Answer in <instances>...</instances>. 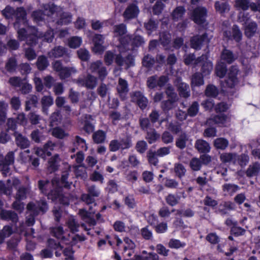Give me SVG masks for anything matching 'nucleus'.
Masks as SVG:
<instances>
[{"instance_id":"9b49d317","label":"nucleus","mask_w":260,"mask_h":260,"mask_svg":"<svg viewBox=\"0 0 260 260\" xmlns=\"http://www.w3.org/2000/svg\"><path fill=\"white\" fill-rule=\"evenodd\" d=\"M0 218L2 220L11 221L13 224H16L18 221V215L14 211L3 209L0 211Z\"/></svg>"},{"instance_id":"c9c22d12","label":"nucleus","mask_w":260,"mask_h":260,"mask_svg":"<svg viewBox=\"0 0 260 260\" xmlns=\"http://www.w3.org/2000/svg\"><path fill=\"white\" fill-rule=\"evenodd\" d=\"M180 200V197L179 196L172 193H169L165 197V201L167 204L171 207L177 205L179 203Z\"/></svg>"},{"instance_id":"20e7f679","label":"nucleus","mask_w":260,"mask_h":260,"mask_svg":"<svg viewBox=\"0 0 260 260\" xmlns=\"http://www.w3.org/2000/svg\"><path fill=\"white\" fill-rule=\"evenodd\" d=\"M223 35L227 40L234 41L237 43H240L243 37L242 32L237 24H234L231 30L224 31Z\"/></svg>"},{"instance_id":"37998d69","label":"nucleus","mask_w":260,"mask_h":260,"mask_svg":"<svg viewBox=\"0 0 260 260\" xmlns=\"http://www.w3.org/2000/svg\"><path fill=\"white\" fill-rule=\"evenodd\" d=\"M16 9L10 5H7L4 9L2 11V14L6 19H11L15 16Z\"/></svg>"},{"instance_id":"c756f323","label":"nucleus","mask_w":260,"mask_h":260,"mask_svg":"<svg viewBox=\"0 0 260 260\" xmlns=\"http://www.w3.org/2000/svg\"><path fill=\"white\" fill-rule=\"evenodd\" d=\"M204 92L207 97L215 98L219 94V90L216 86L210 84L207 85Z\"/></svg>"},{"instance_id":"393cba45","label":"nucleus","mask_w":260,"mask_h":260,"mask_svg":"<svg viewBox=\"0 0 260 260\" xmlns=\"http://www.w3.org/2000/svg\"><path fill=\"white\" fill-rule=\"evenodd\" d=\"M17 66V60L16 58L15 57L12 56L7 60L5 68L8 72L12 73L16 71Z\"/></svg>"},{"instance_id":"423d86ee","label":"nucleus","mask_w":260,"mask_h":260,"mask_svg":"<svg viewBox=\"0 0 260 260\" xmlns=\"http://www.w3.org/2000/svg\"><path fill=\"white\" fill-rule=\"evenodd\" d=\"M132 102L135 103L141 110H145L148 104V100L140 91H135L131 93Z\"/></svg>"},{"instance_id":"1a4fd4ad","label":"nucleus","mask_w":260,"mask_h":260,"mask_svg":"<svg viewBox=\"0 0 260 260\" xmlns=\"http://www.w3.org/2000/svg\"><path fill=\"white\" fill-rule=\"evenodd\" d=\"M174 84L180 97L187 98L190 95L188 84L183 82L181 78L177 77L174 81Z\"/></svg>"},{"instance_id":"0e129e2a","label":"nucleus","mask_w":260,"mask_h":260,"mask_svg":"<svg viewBox=\"0 0 260 260\" xmlns=\"http://www.w3.org/2000/svg\"><path fill=\"white\" fill-rule=\"evenodd\" d=\"M214 7L216 11L221 14H223L227 10H229V5L227 2L220 3L219 1H216L215 3Z\"/></svg>"},{"instance_id":"473e14b6","label":"nucleus","mask_w":260,"mask_h":260,"mask_svg":"<svg viewBox=\"0 0 260 260\" xmlns=\"http://www.w3.org/2000/svg\"><path fill=\"white\" fill-rule=\"evenodd\" d=\"M237 154L233 153H222L220 155V161L224 164L229 163L232 161L234 164L236 162V157Z\"/></svg>"},{"instance_id":"052dcab7","label":"nucleus","mask_w":260,"mask_h":260,"mask_svg":"<svg viewBox=\"0 0 260 260\" xmlns=\"http://www.w3.org/2000/svg\"><path fill=\"white\" fill-rule=\"evenodd\" d=\"M41 103L43 111L45 112L53 104V98L51 96H44L41 99Z\"/></svg>"},{"instance_id":"dca6fc26","label":"nucleus","mask_w":260,"mask_h":260,"mask_svg":"<svg viewBox=\"0 0 260 260\" xmlns=\"http://www.w3.org/2000/svg\"><path fill=\"white\" fill-rule=\"evenodd\" d=\"M194 148L201 154L207 153L211 150L209 143L203 139H198L195 142Z\"/></svg>"},{"instance_id":"6ab92c4d","label":"nucleus","mask_w":260,"mask_h":260,"mask_svg":"<svg viewBox=\"0 0 260 260\" xmlns=\"http://www.w3.org/2000/svg\"><path fill=\"white\" fill-rule=\"evenodd\" d=\"M236 206L235 203L231 201H225L219 205L218 211L221 215L228 214V211L235 210Z\"/></svg>"},{"instance_id":"e2e57ef3","label":"nucleus","mask_w":260,"mask_h":260,"mask_svg":"<svg viewBox=\"0 0 260 260\" xmlns=\"http://www.w3.org/2000/svg\"><path fill=\"white\" fill-rule=\"evenodd\" d=\"M169 247L171 248L179 249L184 248L186 245V243L181 242L180 240L176 239H171L168 243Z\"/></svg>"},{"instance_id":"774afa93","label":"nucleus","mask_w":260,"mask_h":260,"mask_svg":"<svg viewBox=\"0 0 260 260\" xmlns=\"http://www.w3.org/2000/svg\"><path fill=\"white\" fill-rule=\"evenodd\" d=\"M52 135L59 139H62L68 136V134L66 133L63 129L60 127H56L53 129Z\"/></svg>"},{"instance_id":"cd10ccee","label":"nucleus","mask_w":260,"mask_h":260,"mask_svg":"<svg viewBox=\"0 0 260 260\" xmlns=\"http://www.w3.org/2000/svg\"><path fill=\"white\" fill-rule=\"evenodd\" d=\"M82 43V38L78 36H72L68 39V46L72 49L78 48Z\"/></svg>"},{"instance_id":"7c9ffc66","label":"nucleus","mask_w":260,"mask_h":260,"mask_svg":"<svg viewBox=\"0 0 260 260\" xmlns=\"http://www.w3.org/2000/svg\"><path fill=\"white\" fill-rule=\"evenodd\" d=\"M155 63V58L149 54L145 55L142 60V66L148 70L152 69Z\"/></svg>"},{"instance_id":"2f4dec72","label":"nucleus","mask_w":260,"mask_h":260,"mask_svg":"<svg viewBox=\"0 0 260 260\" xmlns=\"http://www.w3.org/2000/svg\"><path fill=\"white\" fill-rule=\"evenodd\" d=\"M186 10L183 6L177 7L173 11L172 16L175 21L181 19L185 14Z\"/></svg>"},{"instance_id":"5701e85b","label":"nucleus","mask_w":260,"mask_h":260,"mask_svg":"<svg viewBox=\"0 0 260 260\" xmlns=\"http://www.w3.org/2000/svg\"><path fill=\"white\" fill-rule=\"evenodd\" d=\"M107 138V133L102 129L94 132L92 136L93 142L95 144H102L105 142Z\"/></svg>"},{"instance_id":"f257e3e1","label":"nucleus","mask_w":260,"mask_h":260,"mask_svg":"<svg viewBox=\"0 0 260 260\" xmlns=\"http://www.w3.org/2000/svg\"><path fill=\"white\" fill-rule=\"evenodd\" d=\"M120 44L124 48H131L132 50L142 46L145 41L142 36L137 34L126 35L119 39Z\"/></svg>"},{"instance_id":"79ce46f5","label":"nucleus","mask_w":260,"mask_h":260,"mask_svg":"<svg viewBox=\"0 0 260 260\" xmlns=\"http://www.w3.org/2000/svg\"><path fill=\"white\" fill-rule=\"evenodd\" d=\"M213 69V64L211 61H207L203 63L201 69V73L206 78L210 75Z\"/></svg>"},{"instance_id":"2eb2a0df","label":"nucleus","mask_w":260,"mask_h":260,"mask_svg":"<svg viewBox=\"0 0 260 260\" xmlns=\"http://www.w3.org/2000/svg\"><path fill=\"white\" fill-rule=\"evenodd\" d=\"M78 82L87 89H92L96 86L97 81L94 76L88 74L85 79H79Z\"/></svg>"},{"instance_id":"3c124183","label":"nucleus","mask_w":260,"mask_h":260,"mask_svg":"<svg viewBox=\"0 0 260 260\" xmlns=\"http://www.w3.org/2000/svg\"><path fill=\"white\" fill-rule=\"evenodd\" d=\"M28 188L24 186H20L17 190L15 199L18 200H25L27 197V194L28 193Z\"/></svg>"},{"instance_id":"f03ea898","label":"nucleus","mask_w":260,"mask_h":260,"mask_svg":"<svg viewBox=\"0 0 260 260\" xmlns=\"http://www.w3.org/2000/svg\"><path fill=\"white\" fill-rule=\"evenodd\" d=\"M209 40L207 32L202 35H196L190 39V47L196 50H200L205 44H208Z\"/></svg>"},{"instance_id":"f3484780","label":"nucleus","mask_w":260,"mask_h":260,"mask_svg":"<svg viewBox=\"0 0 260 260\" xmlns=\"http://www.w3.org/2000/svg\"><path fill=\"white\" fill-rule=\"evenodd\" d=\"M15 136L16 144L18 147L21 149L27 148L30 146V142L29 140L23 136L21 134H18L16 132L14 133Z\"/></svg>"},{"instance_id":"a18cd8bd","label":"nucleus","mask_w":260,"mask_h":260,"mask_svg":"<svg viewBox=\"0 0 260 260\" xmlns=\"http://www.w3.org/2000/svg\"><path fill=\"white\" fill-rule=\"evenodd\" d=\"M47 247L52 250H62L63 246H62L60 242L52 238H49L47 241Z\"/></svg>"},{"instance_id":"58836bf2","label":"nucleus","mask_w":260,"mask_h":260,"mask_svg":"<svg viewBox=\"0 0 260 260\" xmlns=\"http://www.w3.org/2000/svg\"><path fill=\"white\" fill-rule=\"evenodd\" d=\"M49 64L48 60L45 55H41L38 57L36 65L39 71L45 70Z\"/></svg>"},{"instance_id":"c85d7f7f","label":"nucleus","mask_w":260,"mask_h":260,"mask_svg":"<svg viewBox=\"0 0 260 260\" xmlns=\"http://www.w3.org/2000/svg\"><path fill=\"white\" fill-rule=\"evenodd\" d=\"M127 32V27L126 24L120 23L115 25L113 26V33L116 37H119V38L123 37Z\"/></svg>"},{"instance_id":"6e6552de","label":"nucleus","mask_w":260,"mask_h":260,"mask_svg":"<svg viewBox=\"0 0 260 260\" xmlns=\"http://www.w3.org/2000/svg\"><path fill=\"white\" fill-rule=\"evenodd\" d=\"M27 209L32 212L35 215H38L40 213L44 214L46 212L48 206L45 200H41L37 204L29 203L27 205Z\"/></svg>"},{"instance_id":"e433bc0d","label":"nucleus","mask_w":260,"mask_h":260,"mask_svg":"<svg viewBox=\"0 0 260 260\" xmlns=\"http://www.w3.org/2000/svg\"><path fill=\"white\" fill-rule=\"evenodd\" d=\"M222 189L223 192H226L230 195L232 196L237 191L240 189V187L235 184L225 183L222 185Z\"/></svg>"},{"instance_id":"09e8293b","label":"nucleus","mask_w":260,"mask_h":260,"mask_svg":"<svg viewBox=\"0 0 260 260\" xmlns=\"http://www.w3.org/2000/svg\"><path fill=\"white\" fill-rule=\"evenodd\" d=\"M78 57L83 61H88L90 59V53L87 49L84 48H80L77 51Z\"/></svg>"},{"instance_id":"c03bdc74","label":"nucleus","mask_w":260,"mask_h":260,"mask_svg":"<svg viewBox=\"0 0 260 260\" xmlns=\"http://www.w3.org/2000/svg\"><path fill=\"white\" fill-rule=\"evenodd\" d=\"M228 72L226 65L221 62L216 65L215 67V74L220 78H223Z\"/></svg>"},{"instance_id":"680f3d73","label":"nucleus","mask_w":260,"mask_h":260,"mask_svg":"<svg viewBox=\"0 0 260 260\" xmlns=\"http://www.w3.org/2000/svg\"><path fill=\"white\" fill-rule=\"evenodd\" d=\"M135 149L140 154H144L148 149V145L144 140H139L136 144Z\"/></svg>"},{"instance_id":"aec40b11","label":"nucleus","mask_w":260,"mask_h":260,"mask_svg":"<svg viewBox=\"0 0 260 260\" xmlns=\"http://www.w3.org/2000/svg\"><path fill=\"white\" fill-rule=\"evenodd\" d=\"M63 192V188L61 186L56 185L50 189L48 194L46 196L48 200H51L53 202H57Z\"/></svg>"},{"instance_id":"69168bd1","label":"nucleus","mask_w":260,"mask_h":260,"mask_svg":"<svg viewBox=\"0 0 260 260\" xmlns=\"http://www.w3.org/2000/svg\"><path fill=\"white\" fill-rule=\"evenodd\" d=\"M157 234H164L168 230V223L165 221L158 222L153 228Z\"/></svg>"},{"instance_id":"7ed1b4c3","label":"nucleus","mask_w":260,"mask_h":260,"mask_svg":"<svg viewBox=\"0 0 260 260\" xmlns=\"http://www.w3.org/2000/svg\"><path fill=\"white\" fill-rule=\"evenodd\" d=\"M207 16V9L203 7H197L192 11L191 18L196 24L202 25L205 23Z\"/></svg>"},{"instance_id":"a211bd4d","label":"nucleus","mask_w":260,"mask_h":260,"mask_svg":"<svg viewBox=\"0 0 260 260\" xmlns=\"http://www.w3.org/2000/svg\"><path fill=\"white\" fill-rule=\"evenodd\" d=\"M38 187L40 192L46 196L50 189L53 187V184L48 179H42L39 180L38 181Z\"/></svg>"},{"instance_id":"b1692460","label":"nucleus","mask_w":260,"mask_h":260,"mask_svg":"<svg viewBox=\"0 0 260 260\" xmlns=\"http://www.w3.org/2000/svg\"><path fill=\"white\" fill-rule=\"evenodd\" d=\"M160 136L155 129L152 128L147 131L145 139L149 144H151L156 142L160 138Z\"/></svg>"},{"instance_id":"bf43d9fd","label":"nucleus","mask_w":260,"mask_h":260,"mask_svg":"<svg viewBox=\"0 0 260 260\" xmlns=\"http://www.w3.org/2000/svg\"><path fill=\"white\" fill-rule=\"evenodd\" d=\"M176 102V101L169 99L163 101L161 103V108L165 112H169L174 107Z\"/></svg>"},{"instance_id":"6e6d98bb","label":"nucleus","mask_w":260,"mask_h":260,"mask_svg":"<svg viewBox=\"0 0 260 260\" xmlns=\"http://www.w3.org/2000/svg\"><path fill=\"white\" fill-rule=\"evenodd\" d=\"M199 111V104L198 102L194 101L187 109V114L190 117H194L196 116Z\"/></svg>"},{"instance_id":"de8ad7c7","label":"nucleus","mask_w":260,"mask_h":260,"mask_svg":"<svg viewBox=\"0 0 260 260\" xmlns=\"http://www.w3.org/2000/svg\"><path fill=\"white\" fill-rule=\"evenodd\" d=\"M123 202L125 206L129 209H134L137 205L135 199L133 194H128L123 199Z\"/></svg>"},{"instance_id":"603ef678","label":"nucleus","mask_w":260,"mask_h":260,"mask_svg":"<svg viewBox=\"0 0 260 260\" xmlns=\"http://www.w3.org/2000/svg\"><path fill=\"white\" fill-rule=\"evenodd\" d=\"M8 104L4 101H0V122H5L7 117Z\"/></svg>"},{"instance_id":"a878e982","label":"nucleus","mask_w":260,"mask_h":260,"mask_svg":"<svg viewBox=\"0 0 260 260\" xmlns=\"http://www.w3.org/2000/svg\"><path fill=\"white\" fill-rule=\"evenodd\" d=\"M221 58L222 60L229 64L232 63L235 60L234 54L232 51L224 48L221 53Z\"/></svg>"},{"instance_id":"0eeeda50","label":"nucleus","mask_w":260,"mask_h":260,"mask_svg":"<svg viewBox=\"0 0 260 260\" xmlns=\"http://www.w3.org/2000/svg\"><path fill=\"white\" fill-rule=\"evenodd\" d=\"M14 153L13 151H9L5 156V158L0 160V170L5 175L10 171L9 166L14 162Z\"/></svg>"},{"instance_id":"39448f33","label":"nucleus","mask_w":260,"mask_h":260,"mask_svg":"<svg viewBox=\"0 0 260 260\" xmlns=\"http://www.w3.org/2000/svg\"><path fill=\"white\" fill-rule=\"evenodd\" d=\"M239 69L236 66H232L229 69L228 75L225 80L226 86L230 88H233L238 82L237 77Z\"/></svg>"},{"instance_id":"49530a36","label":"nucleus","mask_w":260,"mask_h":260,"mask_svg":"<svg viewBox=\"0 0 260 260\" xmlns=\"http://www.w3.org/2000/svg\"><path fill=\"white\" fill-rule=\"evenodd\" d=\"M67 224L72 233H75L78 232L79 224L75 218L73 217L69 218L67 221Z\"/></svg>"},{"instance_id":"a19ab883","label":"nucleus","mask_w":260,"mask_h":260,"mask_svg":"<svg viewBox=\"0 0 260 260\" xmlns=\"http://www.w3.org/2000/svg\"><path fill=\"white\" fill-rule=\"evenodd\" d=\"M73 145L77 149H81L82 150H86L87 149L86 141L81 138L79 136H76L75 141L73 142Z\"/></svg>"},{"instance_id":"4468645a","label":"nucleus","mask_w":260,"mask_h":260,"mask_svg":"<svg viewBox=\"0 0 260 260\" xmlns=\"http://www.w3.org/2000/svg\"><path fill=\"white\" fill-rule=\"evenodd\" d=\"M139 13L138 7L134 4H129L123 14V17L127 20L136 18Z\"/></svg>"},{"instance_id":"4be33fe9","label":"nucleus","mask_w":260,"mask_h":260,"mask_svg":"<svg viewBox=\"0 0 260 260\" xmlns=\"http://www.w3.org/2000/svg\"><path fill=\"white\" fill-rule=\"evenodd\" d=\"M244 27V34L248 38H251L254 36L257 29V23L254 21L248 23Z\"/></svg>"},{"instance_id":"f8f14e48","label":"nucleus","mask_w":260,"mask_h":260,"mask_svg":"<svg viewBox=\"0 0 260 260\" xmlns=\"http://www.w3.org/2000/svg\"><path fill=\"white\" fill-rule=\"evenodd\" d=\"M68 55V49L62 46H55L48 53V56L50 58H58Z\"/></svg>"},{"instance_id":"4d7b16f0","label":"nucleus","mask_w":260,"mask_h":260,"mask_svg":"<svg viewBox=\"0 0 260 260\" xmlns=\"http://www.w3.org/2000/svg\"><path fill=\"white\" fill-rule=\"evenodd\" d=\"M228 118V116L225 114L217 113L213 117L212 120L215 124H224L226 122Z\"/></svg>"},{"instance_id":"ea45409f","label":"nucleus","mask_w":260,"mask_h":260,"mask_svg":"<svg viewBox=\"0 0 260 260\" xmlns=\"http://www.w3.org/2000/svg\"><path fill=\"white\" fill-rule=\"evenodd\" d=\"M144 28L148 31V34H151L156 30L158 27V22L152 18H150L148 21L144 23Z\"/></svg>"},{"instance_id":"f704fd0d","label":"nucleus","mask_w":260,"mask_h":260,"mask_svg":"<svg viewBox=\"0 0 260 260\" xmlns=\"http://www.w3.org/2000/svg\"><path fill=\"white\" fill-rule=\"evenodd\" d=\"M188 137L185 133H182L176 140V146L181 150L184 149L186 146Z\"/></svg>"},{"instance_id":"9d476101","label":"nucleus","mask_w":260,"mask_h":260,"mask_svg":"<svg viewBox=\"0 0 260 260\" xmlns=\"http://www.w3.org/2000/svg\"><path fill=\"white\" fill-rule=\"evenodd\" d=\"M116 90L119 97L121 101H124L127 99V95L129 91L128 85L127 81L120 78L118 80V84Z\"/></svg>"},{"instance_id":"864d4df0","label":"nucleus","mask_w":260,"mask_h":260,"mask_svg":"<svg viewBox=\"0 0 260 260\" xmlns=\"http://www.w3.org/2000/svg\"><path fill=\"white\" fill-rule=\"evenodd\" d=\"M119 143L120 147V149L121 150L128 149L132 146V138L129 136L121 139Z\"/></svg>"},{"instance_id":"13d9d810","label":"nucleus","mask_w":260,"mask_h":260,"mask_svg":"<svg viewBox=\"0 0 260 260\" xmlns=\"http://www.w3.org/2000/svg\"><path fill=\"white\" fill-rule=\"evenodd\" d=\"M45 16L44 12L41 10L34 11L31 14L33 20L37 23L44 21Z\"/></svg>"},{"instance_id":"412c9836","label":"nucleus","mask_w":260,"mask_h":260,"mask_svg":"<svg viewBox=\"0 0 260 260\" xmlns=\"http://www.w3.org/2000/svg\"><path fill=\"white\" fill-rule=\"evenodd\" d=\"M260 172V164L255 161L249 165L245 172L246 176L248 178H251L257 176Z\"/></svg>"},{"instance_id":"bb28decb","label":"nucleus","mask_w":260,"mask_h":260,"mask_svg":"<svg viewBox=\"0 0 260 260\" xmlns=\"http://www.w3.org/2000/svg\"><path fill=\"white\" fill-rule=\"evenodd\" d=\"M205 76L200 72L194 73L191 78V84L192 86L199 87L204 84V78Z\"/></svg>"},{"instance_id":"4c0bfd02","label":"nucleus","mask_w":260,"mask_h":260,"mask_svg":"<svg viewBox=\"0 0 260 260\" xmlns=\"http://www.w3.org/2000/svg\"><path fill=\"white\" fill-rule=\"evenodd\" d=\"M147 158L149 164L154 166H156L158 163L157 152L149 149L147 152Z\"/></svg>"},{"instance_id":"338daca9","label":"nucleus","mask_w":260,"mask_h":260,"mask_svg":"<svg viewBox=\"0 0 260 260\" xmlns=\"http://www.w3.org/2000/svg\"><path fill=\"white\" fill-rule=\"evenodd\" d=\"M202 164L199 158L193 157L189 162V167L193 171H198L202 168Z\"/></svg>"},{"instance_id":"ddd939ff","label":"nucleus","mask_w":260,"mask_h":260,"mask_svg":"<svg viewBox=\"0 0 260 260\" xmlns=\"http://www.w3.org/2000/svg\"><path fill=\"white\" fill-rule=\"evenodd\" d=\"M26 12L23 7H17L14 16L15 21L14 23V26L15 28L19 27L21 22H26Z\"/></svg>"},{"instance_id":"8fccbe9b","label":"nucleus","mask_w":260,"mask_h":260,"mask_svg":"<svg viewBox=\"0 0 260 260\" xmlns=\"http://www.w3.org/2000/svg\"><path fill=\"white\" fill-rule=\"evenodd\" d=\"M174 169L175 175L178 178L181 179L185 176L186 170L184 166L182 164H175Z\"/></svg>"},{"instance_id":"72a5a7b5","label":"nucleus","mask_w":260,"mask_h":260,"mask_svg":"<svg viewBox=\"0 0 260 260\" xmlns=\"http://www.w3.org/2000/svg\"><path fill=\"white\" fill-rule=\"evenodd\" d=\"M229 144V141L224 138H218L214 141V146L217 149L224 150Z\"/></svg>"},{"instance_id":"5fc2aeb1","label":"nucleus","mask_w":260,"mask_h":260,"mask_svg":"<svg viewBox=\"0 0 260 260\" xmlns=\"http://www.w3.org/2000/svg\"><path fill=\"white\" fill-rule=\"evenodd\" d=\"M246 230L241 227L239 226L236 224L235 226H233L230 229V235L234 236V237H238L245 235Z\"/></svg>"}]
</instances>
